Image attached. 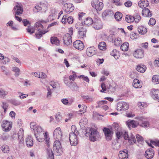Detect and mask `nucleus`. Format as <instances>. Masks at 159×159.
Segmentation results:
<instances>
[{"mask_svg": "<svg viewBox=\"0 0 159 159\" xmlns=\"http://www.w3.org/2000/svg\"><path fill=\"white\" fill-rule=\"evenodd\" d=\"M118 52L116 49H113L111 53V55L113 56L116 59L118 58V56L117 55Z\"/></svg>", "mask_w": 159, "mask_h": 159, "instance_id": "obj_45", "label": "nucleus"}, {"mask_svg": "<svg viewBox=\"0 0 159 159\" xmlns=\"http://www.w3.org/2000/svg\"><path fill=\"white\" fill-rule=\"evenodd\" d=\"M140 126L145 128H148L149 126V122L148 121H144L141 124L139 125Z\"/></svg>", "mask_w": 159, "mask_h": 159, "instance_id": "obj_47", "label": "nucleus"}, {"mask_svg": "<svg viewBox=\"0 0 159 159\" xmlns=\"http://www.w3.org/2000/svg\"><path fill=\"white\" fill-rule=\"evenodd\" d=\"M74 9L73 5L70 3H66L64 5L63 10L64 12L66 13H70L72 12Z\"/></svg>", "mask_w": 159, "mask_h": 159, "instance_id": "obj_13", "label": "nucleus"}, {"mask_svg": "<svg viewBox=\"0 0 159 159\" xmlns=\"http://www.w3.org/2000/svg\"><path fill=\"white\" fill-rule=\"evenodd\" d=\"M134 20L136 23H138L141 20V17L138 14H136L135 16L134 17Z\"/></svg>", "mask_w": 159, "mask_h": 159, "instance_id": "obj_55", "label": "nucleus"}, {"mask_svg": "<svg viewBox=\"0 0 159 159\" xmlns=\"http://www.w3.org/2000/svg\"><path fill=\"white\" fill-rule=\"evenodd\" d=\"M152 81L154 84H159V76L154 75L152 78Z\"/></svg>", "mask_w": 159, "mask_h": 159, "instance_id": "obj_40", "label": "nucleus"}, {"mask_svg": "<svg viewBox=\"0 0 159 159\" xmlns=\"http://www.w3.org/2000/svg\"><path fill=\"white\" fill-rule=\"evenodd\" d=\"M73 74L72 75H70L69 76V79L70 80H72V81H74L75 80L76 77V75L75 74V73L73 72Z\"/></svg>", "mask_w": 159, "mask_h": 159, "instance_id": "obj_60", "label": "nucleus"}, {"mask_svg": "<svg viewBox=\"0 0 159 159\" xmlns=\"http://www.w3.org/2000/svg\"><path fill=\"white\" fill-rule=\"evenodd\" d=\"M55 118L57 122H59L62 119L61 115L59 112L57 113L55 115Z\"/></svg>", "mask_w": 159, "mask_h": 159, "instance_id": "obj_53", "label": "nucleus"}, {"mask_svg": "<svg viewBox=\"0 0 159 159\" xmlns=\"http://www.w3.org/2000/svg\"><path fill=\"white\" fill-rule=\"evenodd\" d=\"M92 6L97 11L101 10L103 7V3L98 0H93L92 2Z\"/></svg>", "mask_w": 159, "mask_h": 159, "instance_id": "obj_9", "label": "nucleus"}, {"mask_svg": "<svg viewBox=\"0 0 159 159\" xmlns=\"http://www.w3.org/2000/svg\"><path fill=\"white\" fill-rule=\"evenodd\" d=\"M98 48L101 50H105L106 49V43L104 42H101L99 43Z\"/></svg>", "mask_w": 159, "mask_h": 159, "instance_id": "obj_37", "label": "nucleus"}, {"mask_svg": "<svg viewBox=\"0 0 159 159\" xmlns=\"http://www.w3.org/2000/svg\"><path fill=\"white\" fill-rule=\"evenodd\" d=\"M69 140L71 145L75 146L77 144V135L73 132H71L69 135Z\"/></svg>", "mask_w": 159, "mask_h": 159, "instance_id": "obj_10", "label": "nucleus"}, {"mask_svg": "<svg viewBox=\"0 0 159 159\" xmlns=\"http://www.w3.org/2000/svg\"><path fill=\"white\" fill-rule=\"evenodd\" d=\"M18 139L20 143H22L24 141V130L23 129H20L18 131Z\"/></svg>", "mask_w": 159, "mask_h": 159, "instance_id": "obj_25", "label": "nucleus"}, {"mask_svg": "<svg viewBox=\"0 0 159 159\" xmlns=\"http://www.w3.org/2000/svg\"><path fill=\"white\" fill-rule=\"evenodd\" d=\"M30 127L34 133V135L37 140L39 142H42L44 140V137L45 133L43 131L41 127L36 125L35 122H31L30 124Z\"/></svg>", "mask_w": 159, "mask_h": 159, "instance_id": "obj_2", "label": "nucleus"}, {"mask_svg": "<svg viewBox=\"0 0 159 159\" xmlns=\"http://www.w3.org/2000/svg\"><path fill=\"white\" fill-rule=\"evenodd\" d=\"M129 108V105L125 102H120L117 104V109L118 111H125L127 110Z\"/></svg>", "mask_w": 159, "mask_h": 159, "instance_id": "obj_12", "label": "nucleus"}, {"mask_svg": "<svg viewBox=\"0 0 159 159\" xmlns=\"http://www.w3.org/2000/svg\"><path fill=\"white\" fill-rule=\"evenodd\" d=\"M125 20L128 23H131L134 20V16L130 15H127L125 17Z\"/></svg>", "mask_w": 159, "mask_h": 159, "instance_id": "obj_38", "label": "nucleus"}, {"mask_svg": "<svg viewBox=\"0 0 159 159\" xmlns=\"http://www.w3.org/2000/svg\"><path fill=\"white\" fill-rule=\"evenodd\" d=\"M120 128L119 125L117 123H114L111 126V129L113 130L118 131Z\"/></svg>", "mask_w": 159, "mask_h": 159, "instance_id": "obj_44", "label": "nucleus"}, {"mask_svg": "<svg viewBox=\"0 0 159 159\" xmlns=\"http://www.w3.org/2000/svg\"><path fill=\"white\" fill-rule=\"evenodd\" d=\"M47 153L48 159H54V153L51 149L48 148L47 149Z\"/></svg>", "mask_w": 159, "mask_h": 159, "instance_id": "obj_32", "label": "nucleus"}, {"mask_svg": "<svg viewBox=\"0 0 159 159\" xmlns=\"http://www.w3.org/2000/svg\"><path fill=\"white\" fill-rule=\"evenodd\" d=\"M13 10L14 11L15 13V16L16 20L20 22L22 20L21 18L16 16V15H20L23 12V8L19 5L16 6L14 8Z\"/></svg>", "mask_w": 159, "mask_h": 159, "instance_id": "obj_6", "label": "nucleus"}, {"mask_svg": "<svg viewBox=\"0 0 159 159\" xmlns=\"http://www.w3.org/2000/svg\"><path fill=\"white\" fill-rule=\"evenodd\" d=\"M152 97L154 99H159V90L153 89Z\"/></svg>", "mask_w": 159, "mask_h": 159, "instance_id": "obj_30", "label": "nucleus"}, {"mask_svg": "<svg viewBox=\"0 0 159 159\" xmlns=\"http://www.w3.org/2000/svg\"><path fill=\"white\" fill-rule=\"evenodd\" d=\"M136 69L138 72L143 73L145 71L146 67L145 65L140 64L137 66Z\"/></svg>", "mask_w": 159, "mask_h": 159, "instance_id": "obj_29", "label": "nucleus"}, {"mask_svg": "<svg viewBox=\"0 0 159 159\" xmlns=\"http://www.w3.org/2000/svg\"><path fill=\"white\" fill-rule=\"evenodd\" d=\"M1 149L5 153H8L9 151V147L7 145H3L1 147Z\"/></svg>", "mask_w": 159, "mask_h": 159, "instance_id": "obj_43", "label": "nucleus"}, {"mask_svg": "<svg viewBox=\"0 0 159 159\" xmlns=\"http://www.w3.org/2000/svg\"><path fill=\"white\" fill-rule=\"evenodd\" d=\"M102 22L100 20H97L94 22L93 25V27L95 30H98L102 28Z\"/></svg>", "mask_w": 159, "mask_h": 159, "instance_id": "obj_27", "label": "nucleus"}, {"mask_svg": "<svg viewBox=\"0 0 159 159\" xmlns=\"http://www.w3.org/2000/svg\"><path fill=\"white\" fill-rule=\"evenodd\" d=\"M44 138V140L45 141L48 147L49 146L50 144L49 143L50 142V138L49 136H48L46 132L45 133V135Z\"/></svg>", "mask_w": 159, "mask_h": 159, "instance_id": "obj_50", "label": "nucleus"}, {"mask_svg": "<svg viewBox=\"0 0 159 159\" xmlns=\"http://www.w3.org/2000/svg\"><path fill=\"white\" fill-rule=\"evenodd\" d=\"M82 97L84 99L88 100L89 102H91L93 100V98L88 96H82Z\"/></svg>", "mask_w": 159, "mask_h": 159, "instance_id": "obj_62", "label": "nucleus"}, {"mask_svg": "<svg viewBox=\"0 0 159 159\" xmlns=\"http://www.w3.org/2000/svg\"><path fill=\"white\" fill-rule=\"evenodd\" d=\"M63 40L64 44L68 46L72 43L71 36L70 34H66L63 36Z\"/></svg>", "mask_w": 159, "mask_h": 159, "instance_id": "obj_15", "label": "nucleus"}, {"mask_svg": "<svg viewBox=\"0 0 159 159\" xmlns=\"http://www.w3.org/2000/svg\"><path fill=\"white\" fill-rule=\"evenodd\" d=\"M149 2L147 0H141L139 1L138 5L142 8H145L149 5Z\"/></svg>", "mask_w": 159, "mask_h": 159, "instance_id": "obj_23", "label": "nucleus"}, {"mask_svg": "<svg viewBox=\"0 0 159 159\" xmlns=\"http://www.w3.org/2000/svg\"><path fill=\"white\" fill-rule=\"evenodd\" d=\"M133 86L135 88H139L142 87V84L140 83V81L135 79L134 80Z\"/></svg>", "mask_w": 159, "mask_h": 159, "instance_id": "obj_31", "label": "nucleus"}, {"mask_svg": "<svg viewBox=\"0 0 159 159\" xmlns=\"http://www.w3.org/2000/svg\"><path fill=\"white\" fill-rule=\"evenodd\" d=\"M118 156L120 159H126L128 157V151L126 150L120 151Z\"/></svg>", "mask_w": 159, "mask_h": 159, "instance_id": "obj_21", "label": "nucleus"}, {"mask_svg": "<svg viewBox=\"0 0 159 159\" xmlns=\"http://www.w3.org/2000/svg\"><path fill=\"white\" fill-rule=\"evenodd\" d=\"M12 70L15 73V75L16 76H19L20 72V70L19 68L17 67H14L12 68Z\"/></svg>", "mask_w": 159, "mask_h": 159, "instance_id": "obj_46", "label": "nucleus"}, {"mask_svg": "<svg viewBox=\"0 0 159 159\" xmlns=\"http://www.w3.org/2000/svg\"><path fill=\"white\" fill-rule=\"evenodd\" d=\"M156 22V21L154 19L151 18L149 21L148 24L150 25H153L155 24Z\"/></svg>", "mask_w": 159, "mask_h": 159, "instance_id": "obj_63", "label": "nucleus"}, {"mask_svg": "<svg viewBox=\"0 0 159 159\" xmlns=\"http://www.w3.org/2000/svg\"><path fill=\"white\" fill-rule=\"evenodd\" d=\"M79 78L82 79L84 80L88 83L89 82V80L87 76H85L84 75H81L79 76Z\"/></svg>", "mask_w": 159, "mask_h": 159, "instance_id": "obj_64", "label": "nucleus"}, {"mask_svg": "<svg viewBox=\"0 0 159 159\" xmlns=\"http://www.w3.org/2000/svg\"><path fill=\"white\" fill-rule=\"evenodd\" d=\"M103 131L105 136L106 139L107 141L111 140L112 138L113 132L110 129L107 128H104Z\"/></svg>", "mask_w": 159, "mask_h": 159, "instance_id": "obj_14", "label": "nucleus"}, {"mask_svg": "<svg viewBox=\"0 0 159 159\" xmlns=\"http://www.w3.org/2000/svg\"><path fill=\"white\" fill-rule=\"evenodd\" d=\"M69 140L71 145L75 146L77 144V135L73 132H71L69 135Z\"/></svg>", "mask_w": 159, "mask_h": 159, "instance_id": "obj_11", "label": "nucleus"}, {"mask_svg": "<svg viewBox=\"0 0 159 159\" xmlns=\"http://www.w3.org/2000/svg\"><path fill=\"white\" fill-rule=\"evenodd\" d=\"M39 5L42 7V8H43L44 9H45L47 8L48 5L46 2L43 1L40 2Z\"/></svg>", "mask_w": 159, "mask_h": 159, "instance_id": "obj_51", "label": "nucleus"}, {"mask_svg": "<svg viewBox=\"0 0 159 159\" xmlns=\"http://www.w3.org/2000/svg\"><path fill=\"white\" fill-rule=\"evenodd\" d=\"M74 19L71 16H68L67 22L69 24H72L73 22Z\"/></svg>", "mask_w": 159, "mask_h": 159, "instance_id": "obj_61", "label": "nucleus"}, {"mask_svg": "<svg viewBox=\"0 0 159 159\" xmlns=\"http://www.w3.org/2000/svg\"><path fill=\"white\" fill-rule=\"evenodd\" d=\"M136 138L138 142L140 143H141L143 141V137L139 134H137L136 135Z\"/></svg>", "mask_w": 159, "mask_h": 159, "instance_id": "obj_52", "label": "nucleus"}, {"mask_svg": "<svg viewBox=\"0 0 159 159\" xmlns=\"http://www.w3.org/2000/svg\"><path fill=\"white\" fill-rule=\"evenodd\" d=\"M123 136L125 139L128 140L129 142L130 143L131 145H133L134 143H136V140L135 136L132 134H131L129 136L127 132H125L123 134Z\"/></svg>", "mask_w": 159, "mask_h": 159, "instance_id": "obj_8", "label": "nucleus"}, {"mask_svg": "<svg viewBox=\"0 0 159 159\" xmlns=\"http://www.w3.org/2000/svg\"><path fill=\"white\" fill-rule=\"evenodd\" d=\"M64 82L67 86L73 90H76L78 89V87L75 83L72 82H69L67 78L65 77L63 78Z\"/></svg>", "mask_w": 159, "mask_h": 159, "instance_id": "obj_7", "label": "nucleus"}, {"mask_svg": "<svg viewBox=\"0 0 159 159\" xmlns=\"http://www.w3.org/2000/svg\"><path fill=\"white\" fill-rule=\"evenodd\" d=\"M82 109H81L78 113V114H82L85 112L86 111L87 106L83 105L82 106Z\"/></svg>", "mask_w": 159, "mask_h": 159, "instance_id": "obj_54", "label": "nucleus"}, {"mask_svg": "<svg viewBox=\"0 0 159 159\" xmlns=\"http://www.w3.org/2000/svg\"><path fill=\"white\" fill-rule=\"evenodd\" d=\"M86 135L88 134L89 136V138L90 141L92 142H94L98 140L100 137L99 133L97 131V129L94 128H88L86 129Z\"/></svg>", "mask_w": 159, "mask_h": 159, "instance_id": "obj_3", "label": "nucleus"}, {"mask_svg": "<svg viewBox=\"0 0 159 159\" xmlns=\"http://www.w3.org/2000/svg\"><path fill=\"white\" fill-rule=\"evenodd\" d=\"M122 17V14L119 12H116L115 15V19L117 21H120L121 20Z\"/></svg>", "mask_w": 159, "mask_h": 159, "instance_id": "obj_39", "label": "nucleus"}, {"mask_svg": "<svg viewBox=\"0 0 159 159\" xmlns=\"http://www.w3.org/2000/svg\"><path fill=\"white\" fill-rule=\"evenodd\" d=\"M42 7L40 5L35 6L33 9V11L35 13H37L42 10Z\"/></svg>", "mask_w": 159, "mask_h": 159, "instance_id": "obj_49", "label": "nucleus"}, {"mask_svg": "<svg viewBox=\"0 0 159 159\" xmlns=\"http://www.w3.org/2000/svg\"><path fill=\"white\" fill-rule=\"evenodd\" d=\"M126 123L129 128H130V127L134 128H135L139 125V122L134 120H129Z\"/></svg>", "mask_w": 159, "mask_h": 159, "instance_id": "obj_22", "label": "nucleus"}, {"mask_svg": "<svg viewBox=\"0 0 159 159\" xmlns=\"http://www.w3.org/2000/svg\"><path fill=\"white\" fill-rule=\"evenodd\" d=\"M49 84L53 88H55L58 87L59 84L57 82H55L54 81H51L49 82Z\"/></svg>", "mask_w": 159, "mask_h": 159, "instance_id": "obj_56", "label": "nucleus"}, {"mask_svg": "<svg viewBox=\"0 0 159 159\" xmlns=\"http://www.w3.org/2000/svg\"><path fill=\"white\" fill-rule=\"evenodd\" d=\"M76 29L79 30V37L80 38H83L86 37L87 29L85 25H83V22H78L75 25Z\"/></svg>", "mask_w": 159, "mask_h": 159, "instance_id": "obj_5", "label": "nucleus"}, {"mask_svg": "<svg viewBox=\"0 0 159 159\" xmlns=\"http://www.w3.org/2000/svg\"><path fill=\"white\" fill-rule=\"evenodd\" d=\"M113 43H114L115 45L116 46H119L122 43L120 38H117L115 39Z\"/></svg>", "mask_w": 159, "mask_h": 159, "instance_id": "obj_42", "label": "nucleus"}, {"mask_svg": "<svg viewBox=\"0 0 159 159\" xmlns=\"http://www.w3.org/2000/svg\"><path fill=\"white\" fill-rule=\"evenodd\" d=\"M112 11L110 10H105L102 13V16L103 18H105L107 16L109 15L111 13Z\"/></svg>", "mask_w": 159, "mask_h": 159, "instance_id": "obj_41", "label": "nucleus"}, {"mask_svg": "<svg viewBox=\"0 0 159 159\" xmlns=\"http://www.w3.org/2000/svg\"><path fill=\"white\" fill-rule=\"evenodd\" d=\"M138 30L139 33L141 34H144L147 32L146 28L142 25L138 27Z\"/></svg>", "mask_w": 159, "mask_h": 159, "instance_id": "obj_33", "label": "nucleus"}, {"mask_svg": "<svg viewBox=\"0 0 159 159\" xmlns=\"http://www.w3.org/2000/svg\"><path fill=\"white\" fill-rule=\"evenodd\" d=\"M142 15L144 16L150 17L152 16V13L148 9L145 8L143 9Z\"/></svg>", "mask_w": 159, "mask_h": 159, "instance_id": "obj_26", "label": "nucleus"}, {"mask_svg": "<svg viewBox=\"0 0 159 159\" xmlns=\"http://www.w3.org/2000/svg\"><path fill=\"white\" fill-rule=\"evenodd\" d=\"M68 15H64L61 20V22L62 23L66 24L67 22V19Z\"/></svg>", "mask_w": 159, "mask_h": 159, "instance_id": "obj_59", "label": "nucleus"}, {"mask_svg": "<svg viewBox=\"0 0 159 159\" xmlns=\"http://www.w3.org/2000/svg\"><path fill=\"white\" fill-rule=\"evenodd\" d=\"M101 86L102 89V90H100V92L102 93L105 92V91H106L107 89L104 83H102L101 84Z\"/></svg>", "mask_w": 159, "mask_h": 159, "instance_id": "obj_58", "label": "nucleus"}, {"mask_svg": "<svg viewBox=\"0 0 159 159\" xmlns=\"http://www.w3.org/2000/svg\"><path fill=\"white\" fill-rule=\"evenodd\" d=\"M2 126L4 129V131L7 132L9 131L11 129L12 127V125L10 122L7 120H5L3 121Z\"/></svg>", "mask_w": 159, "mask_h": 159, "instance_id": "obj_18", "label": "nucleus"}, {"mask_svg": "<svg viewBox=\"0 0 159 159\" xmlns=\"http://www.w3.org/2000/svg\"><path fill=\"white\" fill-rule=\"evenodd\" d=\"M86 53L88 57H91L96 53V48L93 46L89 47L86 49Z\"/></svg>", "mask_w": 159, "mask_h": 159, "instance_id": "obj_16", "label": "nucleus"}, {"mask_svg": "<svg viewBox=\"0 0 159 159\" xmlns=\"http://www.w3.org/2000/svg\"><path fill=\"white\" fill-rule=\"evenodd\" d=\"M154 154L153 150L151 148H150L146 151L145 156L147 159H151L153 158Z\"/></svg>", "mask_w": 159, "mask_h": 159, "instance_id": "obj_20", "label": "nucleus"}, {"mask_svg": "<svg viewBox=\"0 0 159 159\" xmlns=\"http://www.w3.org/2000/svg\"><path fill=\"white\" fill-rule=\"evenodd\" d=\"M83 22V25H85L86 28V26H89L93 23V20L92 18L87 17L85 19L84 22Z\"/></svg>", "mask_w": 159, "mask_h": 159, "instance_id": "obj_28", "label": "nucleus"}, {"mask_svg": "<svg viewBox=\"0 0 159 159\" xmlns=\"http://www.w3.org/2000/svg\"><path fill=\"white\" fill-rule=\"evenodd\" d=\"M26 145L28 147H31L33 145V138L31 136H28L25 139Z\"/></svg>", "mask_w": 159, "mask_h": 159, "instance_id": "obj_24", "label": "nucleus"}, {"mask_svg": "<svg viewBox=\"0 0 159 159\" xmlns=\"http://www.w3.org/2000/svg\"><path fill=\"white\" fill-rule=\"evenodd\" d=\"M134 56L136 58H142L144 56V51L142 49H138L134 52Z\"/></svg>", "mask_w": 159, "mask_h": 159, "instance_id": "obj_19", "label": "nucleus"}, {"mask_svg": "<svg viewBox=\"0 0 159 159\" xmlns=\"http://www.w3.org/2000/svg\"><path fill=\"white\" fill-rule=\"evenodd\" d=\"M51 42L52 44H54L58 46L60 45L59 40L57 37H52L51 38Z\"/></svg>", "mask_w": 159, "mask_h": 159, "instance_id": "obj_35", "label": "nucleus"}, {"mask_svg": "<svg viewBox=\"0 0 159 159\" xmlns=\"http://www.w3.org/2000/svg\"><path fill=\"white\" fill-rule=\"evenodd\" d=\"M34 29L38 31V33L35 34L36 38L38 39L40 38L43 34L48 31V30H44L43 26L39 22H37L35 24Z\"/></svg>", "mask_w": 159, "mask_h": 159, "instance_id": "obj_4", "label": "nucleus"}, {"mask_svg": "<svg viewBox=\"0 0 159 159\" xmlns=\"http://www.w3.org/2000/svg\"><path fill=\"white\" fill-rule=\"evenodd\" d=\"M8 93V91L0 88V98H4Z\"/></svg>", "mask_w": 159, "mask_h": 159, "instance_id": "obj_34", "label": "nucleus"}, {"mask_svg": "<svg viewBox=\"0 0 159 159\" xmlns=\"http://www.w3.org/2000/svg\"><path fill=\"white\" fill-rule=\"evenodd\" d=\"M47 89L48 91V92L47 95V98H48L50 99L52 96V92L49 88V86H47Z\"/></svg>", "mask_w": 159, "mask_h": 159, "instance_id": "obj_48", "label": "nucleus"}, {"mask_svg": "<svg viewBox=\"0 0 159 159\" xmlns=\"http://www.w3.org/2000/svg\"><path fill=\"white\" fill-rule=\"evenodd\" d=\"M53 135L54 139L56 140L54 142L53 150L56 155L59 156L63 152L60 142L62 136V134L60 127H57L55 129L53 132Z\"/></svg>", "mask_w": 159, "mask_h": 159, "instance_id": "obj_1", "label": "nucleus"}, {"mask_svg": "<svg viewBox=\"0 0 159 159\" xmlns=\"http://www.w3.org/2000/svg\"><path fill=\"white\" fill-rule=\"evenodd\" d=\"M87 120L86 118H83L81 119L80 121V125H84L87 123Z\"/></svg>", "mask_w": 159, "mask_h": 159, "instance_id": "obj_57", "label": "nucleus"}, {"mask_svg": "<svg viewBox=\"0 0 159 159\" xmlns=\"http://www.w3.org/2000/svg\"><path fill=\"white\" fill-rule=\"evenodd\" d=\"M129 47V43L127 42H125L121 45L120 49L123 51H126L128 49Z\"/></svg>", "mask_w": 159, "mask_h": 159, "instance_id": "obj_36", "label": "nucleus"}, {"mask_svg": "<svg viewBox=\"0 0 159 159\" xmlns=\"http://www.w3.org/2000/svg\"><path fill=\"white\" fill-rule=\"evenodd\" d=\"M73 46L76 49L79 50L83 49L84 47L83 43L79 40H76L74 42Z\"/></svg>", "mask_w": 159, "mask_h": 159, "instance_id": "obj_17", "label": "nucleus"}]
</instances>
